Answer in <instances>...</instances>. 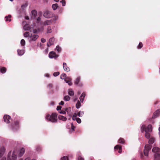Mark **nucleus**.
Segmentation results:
<instances>
[{
    "label": "nucleus",
    "instance_id": "obj_1",
    "mask_svg": "<svg viewBox=\"0 0 160 160\" xmlns=\"http://www.w3.org/2000/svg\"><path fill=\"white\" fill-rule=\"evenodd\" d=\"M141 131L143 132L144 131L145 132V137L147 138H149L150 137V132H151L152 130V126L151 125H149L147 126H145L144 125L142 126L141 128Z\"/></svg>",
    "mask_w": 160,
    "mask_h": 160
},
{
    "label": "nucleus",
    "instance_id": "obj_2",
    "mask_svg": "<svg viewBox=\"0 0 160 160\" xmlns=\"http://www.w3.org/2000/svg\"><path fill=\"white\" fill-rule=\"evenodd\" d=\"M45 118L48 121L52 122H57L58 121L57 115L56 113H52L51 115L48 114Z\"/></svg>",
    "mask_w": 160,
    "mask_h": 160
},
{
    "label": "nucleus",
    "instance_id": "obj_3",
    "mask_svg": "<svg viewBox=\"0 0 160 160\" xmlns=\"http://www.w3.org/2000/svg\"><path fill=\"white\" fill-rule=\"evenodd\" d=\"M15 151H13L12 154L11 151H10L8 154L7 160H16L17 157Z\"/></svg>",
    "mask_w": 160,
    "mask_h": 160
},
{
    "label": "nucleus",
    "instance_id": "obj_4",
    "mask_svg": "<svg viewBox=\"0 0 160 160\" xmlns=\"http://www.w3.org/2000/svg\"><path fill=\"white\" fill-rule=\"evenodd\" d=\"M151 148V145L149 144L145 145V149L143 151L144 154L145 156H148V152Z\"/></svg>",
    "mask_w": 160,
    "mask_h": 160
},
{
    "label": "nucleus",
    "instance_id": "obj_5",
    "mask_svg": "<svg viewBox=\"0 0 160 160\" xmlns=\"http://www.w3.org/2000/svg\"><path fill=\"white\" fill-rule=\"evenodd\" d=\"M53 15V13L49 11H47L43 14L44 17L47 18L52 17Z\"/></svg>",
    "mask_w": 160,
    "mask_h": 160
},
{
    "label": "nucleus",
    "instance_id": "obj_6",
    "mask_svg": "<svg viewBox=\"0 0 160 160\" xmlns=\"http://www.w3.org/2000/svg\"><path fill=\"white\" fill-rule=\"evenodd\" d=\"M59 56L56 54V53L53 51L50 52L49 54V57L50 58H54L56 59Z\"/></svg>",
    "mask_w": 160,
    "mask_h": 160
},
{
    "label": "nucleus",
    "instance_id": "obj_7",
    "mask_svg": "<svg viewBox=\"0 0 160 160\" xmlns=\"http://www.w3.org/2000/svg\"><path fill=\"white\" fill-rule=\"evenodd\" d=\"M4 121L6 123H8L10 122V120L11 119V117L8 115H5L3 116Z\"/></svg>",
    "mask_w": 160,
    "mask_h": 160
},
{
    "label": "nucleus",
    "instance_id": "obj_8",
    "mask_svg": "<svg viewBox=\"0 0 160 160\" xmlns=\"http://www.w3.org/2000/svg\"><path fill=\"white\" fill-rule=\"evenodd\" d=\"M38 38V35H34L30 37L29 42L35 41Z\"/></svg>",
    "mask_w": 160,
    "mask_h": 160
},
{
    "label": "nucleus",
    "instance_id": "obj_9",
    "mask_svg": "<svg viewBox=\"0 0 160 160\" xmlns=\"http://www.w3.org/2000/svg\"><path fill=\"white\" fill-rule=\"evenodd\" d=\"M160 115V109L156 111L153 113L152 118H155Z\"/></svg>",
    "mask_w": 160,
    "mask_h": 160
},
{
    "label": "nucleus",
    "instance_id": "obj_10",
    "mask_svg": "<svg viewBox=\"0 0 160 160\" xmlns=\"http://www.w3.org/2000/svg\"><path fill=\"white\" fill-rule=\"evenodd\" d=\"M64 80L66 83H68L69 85L71 86L72 85V83L71 82L72 79L70 77H67L65 78Z\"/></svg>",
    "mask_w": 160,
    "mask_h": 160
},
{
    "label": "nucleus",
    "instance_id": "obj_11",
    "mask_svg": "<svg viewBox=\"0 0 160 160\" xmlns=\"http://www.w3.org/2000/svg\"><path fill=\"white\" fill-rule=\"evenodd\" d=\"M25 149L22 148L19 151V153H18V156L21 157L23 156L24 154L25 153Z\"/></svg>",
    "mask_w": 160,
    "mask_h": 160
},
{
    "label": "nucleus",
    "instance_id": "obj_12",
    "mask_svg": "<svg viewBox=\"0 0 160 160\" xmlns=\"http://www.w3.org/2000/svg\"><path fill=\"white\" fill-rule=\"evenodd\" d=\"M114 149L116 151L118 150V152L119 153H121L122 152V147L120 145H116L114 147Z\"/></svg>",
    "mask_w": 160,
    "mask_h": 160
},
{
    "label": "nucleus",
    "instance_id": "obj_13",
    "mask_svg": "<svg viewBox=\"0 0 160 160\" xmlns=\"http://www.w3.org/2000/svg\"><path fill=\"white\" fill-rule=\"evenodd\" d=\"M63 67L64 70L67 72L70 71V68L67 66V64L65 62H63Z\"/></svg>",
    "mask_w": 160,
    "mask_h": 160
},
{
    "label": "nucleus",
    "instance_id": "obj_14",
    "mask_svg": "<svg viewBox=\"0 0 160 160\" xmlns=\"http://www.w3.org/2000/svg\"><path fill=\"white\" fill-rule=\"evenodd\" d=\"M154 160H160V153L159 152L155 154Z\"/></svg>",
    "mask_w": 160,
    "mask_h": 160
},
{
    "label": "nucleus",
    "instance_id": "obj_15",
    "mask_svg": "<svg viewBox=\"0 0 160 160\" xmlns=\"http://www.w3.org/2000/svg\"><path fill=\"white\" fill-rule=\"evenodd\" d=\"M5 149V148L2 147L0 149V157H2L4 153Z\"/></svg>",
    "mask_w": 160,
    "mask_h": 160
},
{
    "label": "nucleus",
    "instance_id": "obj_16",
    "mask_svg": "<svg viewBox=\"0 0 160 160\" xmlns=\"http://www.w3.org/2000/svg\"><path fill=\"white\" fill-rule=\"evenodd\" d=\"M86 94L85 92H83L80 97L79 99L81 102H83L84 99Z\"/></svg>",
    "mask_w": 160,
    "mask_h": 160
},
{
    "label": "nucleus",
    "instance_id": "obj_17",
    "mask_svg": "<svg viewBox=\"0 0 160 160\" xmlns=\"http://www.w3.org/2000/svg\"><path fill=\"white\" fill-rule=\"evenodd\" d=\"M52 23L51 20H48L45 21L43 23V25L45 26L50 25Z\"/></svg>",
    "mask_w": 160,
    "mask_h": 160
},
{
    "label": "nucleus",
    "instance_id": "obj_18",
    "mask_svg": "<svg viewBox=\"0 0 160 160\" xmlns=\"http://www.w3.org/2000/svg\"><path fill=\"white\" fill-rule=\"evenodd\" d=\"M152 151L155 153L158 152L160 153V149L158 147H155L153 148Z\"/></svg>",
    "mask_w": 160,
    "mask_h": 160
},
{
    "label": "nucleus",
    "instance_id": "obj_19",
    "mask_svg": "<svg viewBox=\"0 0 160 160\" xmlns=\"http://www.w3.org/2000/svg\"><path fill=\"white\" fill-rule=\"evenodd\" d=\"M58 118L59 120H61L63 121H65L67 120V118H66V117H64L62 115H59L58 116Z\"/></svg>",
    "mask_w": 160,
    "mask_h": 160
},
{
    "label": "nucleus",
    "instance_id": "obj_20",
    "mask_svg": "<svg viewBox=\"0 0 160 160\" xmlns=\"http://www.w3.org/2000/svg\"><path fill=\"white\" fill-rule=\"evenodd\" d=\"M55 39L54 38V37L50 38L49 40V43L50 44V45H51L54 44Z\"/></svg>",
    "mask_w": 160,
    "mask_h": 160
},
{
    "label": "nucleus",
    "instance_id": "obj_21",
    "mask_svg": "<svg viewBox=\"0 0 160 160\" xmlns=\"http://www.w3.org/2000/svg\"><path fill=\"white\" fill-rule=\"evenodd\" d=\"M18 55L22 56L24 53V50H18Z\"/></svg>",
    "mask_w": 160,
    "mask_h": 160
},
{
    "label": "nucleus",
    "instance_id": "obj_22",
    "mask_svg": "<svg viewBox=\"0 0 160 160\" xmlns=\"http://www.w3.org/2000/svg\"><path fill=\"white\" fill-rule=\"evenodd\" d=\"M23 28L25 30H29L30 29V27L28 24H26L24 26Z\"/></svg>",
    "mask_w": 160,
    "mask_h": 160
},
{
    "label": "nucleus",
    "instance_id": "obj_23",
    "mask_svg": "<svg viewBox=\"0 0 160 160\" xmlns=\"http://www.w3.org/2000/svg\"><path fill=\"white\" fill-rule=\"evenodd\" d=\"M11 15H9L8 16H6L5 17V18H6V21H8L9 22L11 21Z\"/></svg>",
    "mask_w": 160,
    "mask_h": 160
},
{
    "label": "nucleus",
    "instance_id": "obj_24",
    "mask_svg": "<svg viewBox=\"0 0 160 160\" xmlns=\"http://www.w3.org/2000/svg\"><path fill=\"white\" fill-rule=\"evenodd\" d=\"M58 7V4L57 3L53 4L52 5V8L54 10H56Z\"/></svg>",
    "mask_w": 160,
    "mask_h": 160
},
{
    "label": "nucleus",
    "instance_id": "obj_25",
    "mask_svg": "<svg viewBox=\"0 0 160 160\" xmlns=\"http://www.w3.org/2000/svg\"><path fill=\"white\" fill-rule=\"evenodd\" d=\"M6 70L7 69L5 67H3L0 69V71L1 73H4L6 72Z\"/></svg>",
    "mask_w": 160,
    "mask_h": 160
},
{
    "label": "nucleus",
    "instance_id": "obj_26",
    "mask_svg": "<svg viewBox=\"0 0 160 160\" xmlns=\"http://www.w3.org/2000/svg\"><path fill=\"white\" fill-rule=\"evenodd\" d=\"M84 112L83 111H80L77 114L78 116L80 117H81L83 116L84 114Z\"/></svg>",
    "mask_w": 160,
    "mask_h": 160
},
{
    "label": "nucleus",
    "instance_id": "obj_27",
    "mask_svg": "<svg viewBox=\"0 0 160 160\" xmlns=\"http://www.w3.org/2000/svg\"><path fill=\"white\" fill-rule=\"evenodd\" d=\"M81 106V102L79 100H78L76 105V108H77L78 109Z\"/></svg>",
    "mask_w": 160,
    "mask_h": 160
},
{
    "label": "nucleus",
    "instance_id": "obj_28",
    "mask_svg": "<svg viewBox=\"0 0 160 160\" xmlns=\"http://www.w3.org/2000/svg\"><path fill=\"white\" fill-rule=\"evenodd\" d=\"M155 138H150L148 141V142L149 144H152L154 142Z\"/></svg>",
    "mask_w": 160,
    "mask_h": 160
},
{
    "label": "nucleus",
    "instance_id": "obj_29",
    "mask_svg": "<svg viewBox=\"0 0 160 160\" xmlns=\"http://www.w3.org/2000/svg\"><path fill=\"white\" fill-rule=\"evenodd\" d=\"M68 94L71 96H73L74 93L72 89H69L68 92Z\"/></svg>",
    "mask_w": 160,
    "mask_h": 160
},
{
    "label": "nucleus",
    "instance_id": "obj_30",
    "mask_svg": "<svg viewBox=\"0 0 160 160\" xmlns=\"http://www.w3.org/2000/svg\"><path fill=\"white\" fill-rule=\"evenodd\" d=\"M70 99V98L68 95L65 96L63 98V100L66 101H68Z\"/></svg>",
    "mask_w": 160,
    "mask_h": 160
},
{
    "label": "nucleus",
    "instance_id": "obj_31",
    "mask_svg": "<svg viewBox=\"0 0 160 160\" xmlns=\"http://www.w3.org/2000/svg\"><path fill=\"white\" fill-rule=\"evenodd\" d=\"M80 81V78L78 77L76 79L74 83L76 85L78 84Z\"/></svg>",
    "mask_w": 160,
    "mask_h": 160
},
{
    "label": "nucleus",
    "instance_id": "obj_32",
    "mask_svg": "<svg viewBox=\"0 0 160 160\" xmlns=\"http://www.w3.org/2000/svg\"><path fill=\"white\" fill-rule=\"evenodd\" d=\"M52 30L51 27L50 26L48 27L47 28V33H50L52 32Z\"/></svg>",
    "mask_w": 160,
    "mask_h": 160
},
{
    "label": "nucleus",
    "instance_id": "obj_33",
    "mask_svg": "<svg viewBox=\"0 0 160 160\" xmlns=\"http://www.w3.org/2000/svg\"><path fill=\"white\" fill-rule=\"evenodd\" d=\"M31 13L32 15L34 17H35L37 14V12L35 10H32L31 12Z\"/></svg>",
    "mask_w": 160,
    "mask_h": 160
},
{
    "label": "nucleus",
    "instance_id": "obj_34",
    "mask_svg": "<svg viewBox=\"0 0 160 160\" xmlns=\"http://www.w3.org/2000/svg\"><path fill=\"white\" fill-rule=\"evenodd\" d=\"M66 77V75L65 73H62L60 76V78L62 79H65V78Z\"/></svg>",
    "mask_w": 160,
    "mask_h": 160
},
{
    "label": "nucleus",
    "instance_id": "obj_35",
    "mask_svg": "<svg viewBox=\"0 0 160 160\" xmlns=\"http://www.w3.org/2000/svg\"><path fill=\"white\" fill-rule=\"evenodd\" d=\"M77 114L76 113H75L74 114H73L72 117V119L73 120H76L77 118Z\"/></svg>",
    "mask_w": 160,
    "mask_h": 160
},
{
    "label": "nucleus",
    "instance_id": "obj_36",
    "mask_svg": "<svg viewBox=\"0 0 160 160\" xmlns=\"http://www.w3.org/2000/svg\"><path fill=\"white\" fill-rule=\"evenodd\" d=\"M118 142L120 143H123L124 142V140L123 138H120L118 141Z\"/></svg>",
    "mask_w": 160,
    "mask_h": 160
},
{
    "label": "nucleus",
    "instance_id": "obj_37",
    "mask_svg": "<svg viewBox=\"0 0 160 160\" xmlns=\"http://www.w3.org/2000/svg\"><path fill=\"white\" fill-rule=\"evenodd\" d=\"M28 3L27 2H26L25 3L22 5L21 7L22 9H24V8H26L28 6Z\"/></svg>",
    "mask_w": 160,
    "mask_h": 160
},
{
    "label": "nucleus",
    "instance_id": "obj_38",
    "mask_svg": "<svg viewBox=\"0 0 160 160\" xmlns=\"http://www.w3.org/2000/svg\"><path fill=\"white\" fill-rule=\"evenodd\" d=\"M56 49L58 52H60L61 50V48L58 45L57 46Z\"/></svg>",
    "mask_w": 160,
    "mask_h": 160
},
{
    "label": "nucleus",
    "instance_id": "obj_39",
    "mask_svg": "<svg viewBox=\"0 0 160 160\" xmlns=\"http://www.w3.org/2000/svg\"><path fill=\"white\" fill-rule=\"evenodd\" d=\"M24 36L25 37H28L29 36V32H26L24 33Z\"/></svg>",
    "mask_w": 160,
    "mask_h": 160
},
{
    "label": "nucleus",
    "instance_id": "obj_40",
    "mask_svg": "<svg viewBox=\"0 0 160 160\" xmlns=\"http://www.w3.org/2000/svg\"><path fill=\"white\" fill-rule=\"evenodd\" d=\"M21 44L22 46H24L25 44V42L24 40L22 39L21 41Z\"/></svg>",
    "mask_w": 160,
    "mask_h": 160
},
{
    "label": "nucleus",
    "instance_id": "obj_41",
    "mask_svg": "<svg viewBox=\"0 0 160 160\" xmlns=\"http://www.w3.org/2000/svg\"><path fill=\"white\" fill-rule=\"evenodd\" d=\"M14 124L17 127H19V121L18 120L15 121L14 122Z\"/></svg>",
    "mask_w": 160,
    "mask_h": 160
},
{
    "label": "nucleus",
    "instance_id": "obj_42",
    "mask_svg": "<svg viewBox=\"0 0 160 160\" xmlns=\"http://www.w3.org/2000/svg\"><path fill=\"white\" fill-rule=\"evenodd\" d=\"M61 160H68V158L67 157L65 156L61 158Z\"/></svg>",
    "mask_w": 160,
    "mask_h": 160
},
{
    "label": "nucleus",
    "instance_id": "obj_43",
    "mask_svg": "<svg viewBox=\"0 0 160 160\" xmlns=\"http://www.w3.org/2000/svg\"><path fill=\"white\" fill-rule=\"evenodd\" d=\"M142 47V42H140L139 43V45L138 46V49H140V48H141Z\"/></svg>",
    "mask_w": 160,
    "mask_h": 160
},
{
    "label": "nucleus",
    "instance_id": "obj_44",
    "mask_svg": "<svg viewBox=\"0 0 160 160\" xmlns=\"http://www.w3.org/2000/svg\"><path fill=\"white\" fill-rule=\"evenodd\" d=\"M60 74V72H55L53 73V75L55 77H56L58 75Z\"/></svg>",
    "mask_w": 160,
    "mask_h": 160
},
{
    "label": "nucleus",
    "instance_id": "obj_45",
    "mask_svg": "<svg viewBox=\"0 0 160 160\" xmlns=\"http://www.w3.org/2000/svg\"><path fill=\"white\" fill-rule=\"evenodd\" d=\"M60 2L62 3V6H64L65 5L66 2L65 0H62Z\"/></svg>",
    "mask_w": 160,
    "mask_h": 160
},
{
    "label": "nucleus",
    "instance_id": "obj_46",
    "mask_svg": "<svg viewBox=\"0 0 160 160\" xmlns=\"http://www.w3.org/2000/svg\"><path fill=\"white\" fill-rule=\"evenodd\" d=\"M53 85L52 84V83H50V84H49L48 85V87L49 89H50L52 88L53 87Z\"/></svg>",
    "mask_w": 160,
    "mask_h": 160
},
{
    "label": "nucleus",
    "instance_id": "obj_47",
    "mask_svg": "<svg viewBox=\"0 0 160 160\" xmlns=\"http://www.w3.org/2000/svg\"><path fill=\"white\" fill-rule=\"evenodd\" d=\"M76 121H77V122L79 123H80L81 122V119L79 118H77Z\"/></svg>",
    "mask_w": 160,
    "mask_h": 160
},
{
    "label": "nucleus",
    "instance_id": "obj_48",
    "mask_svg": "<svg viewBox=\"0 0 160 160\" xmlns=\"http://www.w3.org/2000/svg\"><path fill=\"white\" fill-rule=\"evenodd\" d=\"M62 107L60 106H58L57 107V110L58 111L61 109Z\"/></svg>",
    "mask_w": 160,
    "mask_h": 160
},
{
    "label": "nucleus",
    "instance_id": "obj_49",
    "mask_svg": "<svg viewBox=\"0 0 160 160\" xmlns=\"http://www.w3.org/2000/svg\"><path fill=\"white\" fill-rule=\"evenodd\" d=\"M71 129L73 130H74V128H75L74 126L73 125L72 123H71Z\"/></svg>",
    "mask_w": 160,
    "mask_h": 160
},
{
    "label": "nucleus",
    "instance_id": "obj_50",
    "mask_svg": "<svg viewBox=\"0 0 160 160\" xmlns=\"http://www.w3.org/2000/svg\"><path fill=\"white\" fill-rule=\"evenodd\" d=\"M78 160H84V159L81 157V156H79L78 158Z\"/></svg>",
    "mask_w": 160,
    "mask_h": 160
},
{
    "label": "nucleus",
    "instance_id": "obj_51",
    "mask_svg": "<svg viewBox=\"0 0 160 160\" xmlns=\"http://www.w3.org/2000/svg\"><path fill=\"white\" fill-rule=\"evenodd\" d=\"M59 112L61 114H64L66 113V112L65 111L63 110H61Z\"/></svg>",
    "mask_w": 160,
    "mask_h": 160
},
{
    "label": "nucleus",
    "instance_id": "obj_52",
    "mask_svg": "<svg viewBox=\"0 0 160 160\" xmlns=\"http://www.w3.org/2000/svg\"><path fill=\"white\" fill-rule=\"evenodd\" d=\"M41 41L43 42V43H44L45 42H46V40H45V39L43 38H42L41 39Z\"/></svg>",
    "mask_w": 160,
    "mask_h": 160
},
{
    "label": "nucleus",
    "instance_id": "obj_53",
    "mask_svg": "<svg viewBox=\"0 0 160 160\" xmlns=\"http://www.w3.org/2000/svg\"><path fill=\"white\" fill-rule=\"evenodd\" d=\"M58 19V16H55L54 17V18H53V19H54V20L56 21V20H57Z\"/></svg>",
    "mask_w": 160,
    "mask_h": 160
},
{
    "label": "nucleus",
    "instance_id": "obj_54",
    "mask_svg": "<svg viewBox=\"0 0 160 160\" xmlns=\"http://www.w3.org/2000/svg\"><path fill=\"white\" fill-rule=\"evenodd\" d=\"M64 102L63 101H62L59 103V104L62 105L64 104Z\"/></svg>",
    "mask_w": 160,
    "mask_h": 160
},
{
    "label": "nucleus",
    "instance_id": "obj_55",
    "mask_svg": "<svg viewBox=\"0 0 160 160\" xmlns=\"http://www.w3.org/2000/svg\"><path fill=\"white\" fill-rule=\"evenodd\" d=\"M37 22H39L41 20V18L40 17H38L37 19Z\"/></svg>",
    "mask_w": 160,
    "mask_h": 160
},
{
    "label": "nucleus",
    "instance_id": "obj_56",
    "mask_svg": "<svg viewBox=\"0 0 160 160\" xmlns=\"http://www.w3.org/2000/svg\"><path fill=\"white\" fill-rule=\"evenodd\" d=\"M30 158L29 157H28L25 159V160H30Z\"/></svg>",
    "mask_w": 160,
    "mask_h": 160
},
{
    "label": "nucleus",
    "instance_id": "obj_57",
    "mask_svg": "<svg viewBox=\"0 0 160 160\" xmlns=\"http://www.w3.org/2000/svg\"><path fill=\"white\" fill-rule=\"evenodd\" d=\"M47 45L48 46V47H50L51 45H50V44L49 43V42H48L47 44Z\"/></svg>",
    "mask_w": 160,
    "mask_h": 160
},
{
    "label": "nucleus",
    "instance_id": "obj_58",
    "mask_svg": "<svg viewBox=\"0 0 160 160\" xmlns=\"http://www.w3.org/2000/svg\"><path fill=\"white\" fill-rule=\"evenodd\" d=\"M45 52H46V53H47L48 52V49L47 48V49H46L45 50Z\"/></svg>",
    "mask_w": 160,
    "mask_h": 160
},
{
    "label": "nucleus",
    "instance_id": "obj_59",
    "mask_svg": "<svg viewBox=\"0 0 160 160\" xmlns=\"http://www.w3.org/2000/svg\"><path fill=\"white\" fill-rule=\"evenodd\" d=\"M37 32V30H36L35 29V30H34V31H33V32L34 33H36Z\"/></svg>",
    "mask_w": 160,
    "mask_h": 160
},
{
    "label": "nucleus",
    "instance_id": "obj_60",
    "mask_svg": "<svg viewBox=\"0 0 160 160\" xmlns=\"http://www.w3.org/2000/svg\"><path fill=\"white\" fill-rule=\"evenodd\" d=\"M56 2H58L59 1V0H54Z\"/></svg>",
    "mask_w": 160,
    "mask_h": 160
},
{
    "label": "nucleus",
    "instance_id": "obj_61",
    "mask_svg": "<svg viewBox=\"0 0 160 160\" xmlns=\"http://www.w3.org/2000/svg\"><path fill=\"white\" fill-rule=\"evenodd\" d=\"M68 109L67 108L66 109V111H67V112H68Z\"/></svg>",
    "mask_w": 160,
    "mask_h": 160
},
{
    "label": "nucleus",
    "instance_id": "obj_62",
    "mask_svg": "<svg viewBox=\"0 0 160 160\" xmlns=\"http://www.w3.org/2000/svg\"><path fill=\"white\" fill-rule=\"evenodd\" d=\"M19 160H23L22 159H20Z\"/></svg>",
    "mask_w": 160,
    "mask_h": 160
},
{
    "label": "nucleus",
    "instance_id": "obj_63",
    "mask_svg": "<svg viewBox=\"0 0 160 160\" xmlns=\"http://www.w3.org/2000/svg\"><path fill=\"white\" fill-rule=\"evenodd\" d=\"M159 135L160 136V131H159Z\"/></svg>",
    "mask_w": 160,
    "mask_h": 160
},
{
    "label": "nucleus",
    "instance_id": "obj_64",
    "mask_svg": "<svg viewBox=\"0 0 160 160\" xmlns=\"http://www.w3.org/2000/svg\"><path fill=\"white\" fill-rule=\"evenodd\" d=\"M35 160V159H32V160Z\"/></svg>",
    "mask_w": 160,
    "mask_h": 160
}]
</instances>
